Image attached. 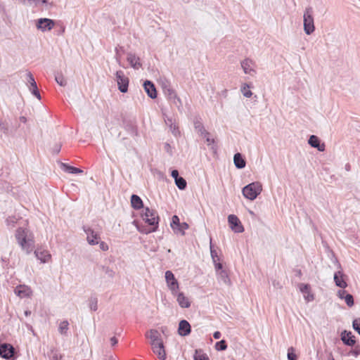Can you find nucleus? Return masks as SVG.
Returning <instances> with one entry per match:
<instances>
[{"label": "nucleus", "mask_w": 360, "mask_h": 360, "mask_svg": "<svg viewBox=\"0 0 360 360\" xmlns=\"http://www.w3.org/2000/svg\"><path fill=\"white\" fill-rule=\"evenodd\" d=\"M15 237L21 248L30 254L34 247L32 234L27 229L19 227L15 233Z\"/></svg>", "instance_id": "f257e3e1"}, {"label": "nucleus", "mask_w": 360, "mask_h": 360, "mask_svg": "<svg viewBox=\"0 0 360 360\" xmlns=\"http://www.w3.org/2000/svg\"><path fill=\"white\" fill-rule=\"evenodd\" d=\"M262 190V184L258 182H253L248 184L243 188V195L245 198L253 200L260 194Z\"/></svg>", "instance_id": "f03ea898"}, {"label": "nucleus", "mask_w": 360, "mask_h": 360, "mask_svg": "<svg viewBox=\"0 0 360 360\" xmlns=\"http://www.w3.org/2000/svg\"><path fill=\"white\" fill-rule=\"evenodd\" d=\"M313 9L311 6H308L305 8L303 15V25L304 32L309 35L313 33L315 30V26L314 22V18L312 16Z\"/></svg>", "instance_id": "7ed1b4c3"}, {"label": "nucleus", "mask_w": 360, "mask_h": 360, "mask_svg": "<svg viewBox=\"0 0 360 360\" xmlns=\"http://www.w3.org/2000/svg\"><path fill=\"white\" fill-rule=\"evenodd\" d=\"M143 220L150 226H155L158 227L159 216L157 212L154 210H150L148 207L145 208V212L142 215Z\"/></svg>", "instance_id": "20e7f679"}, {"label": "nucleus", "mask_w": 360, "mask_h": 360, "mask_svg": "<svg viewBox=\"0 0 360 360\" xmlns=\"http://www.w3.org/2000/svg\"><path fill=\"white\" fill-rule=\"evenodd\" d=\"M116 81L118 86V89L122 93H126L128 91L129 78L126 77L122 70H118L115 73Z\"/></svg>", "instance_id": "39448f33"}, {"label": "nucleus", "mask_w": 360, "mask_h": 360, "mask_svg": "<svg viewBox=\"0 0 360 360\" xmlns=\"http://www.w3.org/2000/svg\"><path fill=\"white\" fill-rule=\"evenodd\" d=\"M165 280L167 287L171 290L172 294L176 295L179 288V283L171 271L168 270L165 272Z\"/></svg>", "instance_id": "423d86ee"}, {"label": "nucleus", "mask_w": 360, "mask_h": 360, "mask_svg": "<svg viewBox=\"0 0 360 360\" xmlns=\"http://www.w3.org/2000/svg\"><path fill=\"white\" fill-rule=\"evenodd\" d=\"M171 227L176 233H180L182 236L185 234V230L188 229V225L186 222L180 223L177 215H174L172 218Z\"/></svg>", "instance_id": "0eeeda50"}, {"label": "nucleus", "mask_w": 360, "mask_h": 360, "mask_svg": "<svg viewBox=\"0 0 360 360\" xmlns=\"http://www.w3.org/2000/svg\"><path fill=\"white\" fill-rule=\"evenodd\" d=\"M83 230L86 234V240L91 245H98L100 240V233L98 231H95L90 227L84 226Z\"/></svg>", "instance_id": "6e6552de"}, {"label": "nucleus", "mask_w": 360, "mask_h": 360, "mask_svg": "<svg viewBox=\"0 0 360 360\" xmlns=\"http://www.w3.org/2000/svg\"><path fill=\"white\" fill-rule=\"evenodd\" d=\"M15 349L8 343H3L0 345V356L7 359H14Z\"/></svg>", "instance_id": "1a4fd4ad"}, {"label": "nucleus", "mask_w": 360, "mask_h": 360, "mask_svg": "<svg viewBox=\"0 0 360 360\" xmlns=\"http://www.w3.org/2000/svg\"><path fill=\"white\" fill-rule=\"evenodd\" d=\"M228 222L229 224L230 229L234 231L235 233H243L244 231V228L238 218L235 214H230L228 217Z\"/></svg>", "instance_id": "9d476101"}, {"label": "nucleus", "mask_w": 360, "mask_h": 360, "mask_svg": "<svg viewBox=\"0 0 360 360\" xmlns=\"http://www.w3.org/2000/svg\"><path fill=\"white\" fill-rule=\"evenodd\" d=\"M27 84L32 94L41 100V95L38 89L34 78L30 72L27 73Z\"/></svg>", "instance_id": "9b49d317"}, {"label": "nucleus", "mask_w": 360, "mask_h": 360, "mask_svg": "<svg viewBox=\"0 0 360 360\" xmlns=\"http://www.w3.org/2000/svg\"><path fill=\"white\" fill-rule=\"evenodd\" d=\"M55 25V21L49 18H39L37 20L36 26L42 32L51 30Z\"/></svg>", "instance_id": "f8f14e48"}, {"label": "nucleus", "mask_w": 360, "mask_h": 360, "mask_svg": "<svg viewBox=\"0 0 360 360\" xmlns=\"http://www.w3.org/2000/svg\"><path fill=\"white\" fill-rule=\"evenodd\" d=\"M299 288L300 292L304 295V300L309 302L314 300V295L311 292V287L307 283H300Z\"/></svg>", "instance_id": "ddd939ff"}, {"label": "nucleus", "mask_w": 360, "mask_h": 360, "mask_svg": "<svg viewBox=\"0 0 360 360\" xmlns=\"http://www.w3.org/2000/svg\"><path fill=\"white\" fill-rule=\"evenodd\" d=\"M308 143L314 148H316L320 152H323L326 149L324 143H321V140L316 135H311L308 140Z\"/></svg>", "instance_id": "4468645a"}, {"label": "nucleus", "mask_w": 360, "mask_h": 360, "mask_svg": "<svg viewBox=\"0 0 360 360\" xmlns=\"http://www.w3.org/2000/svg\"><path fill=\"white\" fill-rule=\"evenodd\" d=\"M191 332V326L188 321L186 320H181L179 323V327H178V334L180 336H187Z\"/></svg>", "instance_id": "2eb2a0df"}, {"label": "nucleus", "mask_w": 360, "mask_h": 360, "mask_svg": "<svg viewBox=\"0 0 360 360\" xmlns=\"http://www.w3.org/2000/svg\"><path fill=\"white\" fill-rule=\"evenodd\" d=\"M341 340L342 342L347 346H354L356 343L354 335L352 332L344 330L341 333Z\"/></svg>", "instance_id": "dca6fc26"}, {"label": "nucleus", "mask_w": 360, "mask_h": 360, "mask_svg": "<svg viewBox=\"0 0 360 360\" xmlns=\"http://www.w3.org/2000/svg\"><path fill=\"white\" fill-rule=\"evenodd\" d=\"M143 87L147 93V95L152 99L157 98V91L154 84L149 81L146 80L143 83Z\"/></svg>", "instance_id": "f3484780"}, {"label": "nucleus", "mask_w": 360, "mask_h": 360, "mask_svg": "<svg viewBox=\"0 0 360 360\" xmlns=\"http://www.w3.org/2000/svg\"><path fill=\"white\" fill-rule=\"evenodd\" d=\"M127 60L134 69L138 70L142 66L140 62V58L133 53H127Z\"/></svg>", "instance_id": "a211bd4d"}, {"label": "nucleus", "mask_w": 360, "mask_h": 360, "mask_svg": "<svg viewBox=\"0 0 360 360\" xmlns=\"http://www.w3.org/2000/svg\"><path fill=\"white\" fill-rule=\"evenodd\" d=\"M338 295L340 299L345 301L348 307H351L354 305V302L352 295L347 293L345 290H340L338 292Z\"/></svg>", "instance_id": "6ab92c4d"}, {"label": "nucleus", "mask_w": 360, "mask_h": 360, "mask_svg": "<svg viewBox=\"0 0 360 360\" xmlns=\"http://www.w3.org/2000/svg\"><path fill=\"white\" fill-rule=\"evenodd\" d=\"M15 293L20 297H28L31 295L32 290L26 285H20L15 289Z\"/></svg>", "instance_id": "aec40b11"}, {"label": "nucleus", "mask_w": 360, "mask_h": 360, "mask_svg": "<svg viewBox=\"0 0 360 360\" xmlns=\"http://www.w3.org/2000/svg\"><path fill=\"white\" fill-rule=\"evenodd\" d=\"M176 297V300L179 306L182 308H188L191 306V302L187 297L184 295L183 292H179L174 295Z\"/></svg>", "instance_id": "412c9836"}, {"label": "nucleus", "mask_w": 360, "mask_h": 360, "mask_svg": "<svg viewBox=\"0 0 360 360\" xmlns=\"http://www.w3.org/2000/svg\"><path fill=\"white\" fill-rule=\"evenodd\" d=\"M344 274L342 271H338L334 274V281L335 285L341 288H345L347 286V283L343 278Z\"/></svg>", "instance_id": "4be33fe9"}, {"label": "nucleus", "mask_w": 360, "mask_h": 360, "mask_svg": "<svg viewBox=\"0 0 360 360\" xmlns=\"http://www.w3.org/2000/svg\"><path fill=\"white\" fill-rule=\"evenodd\" d=\"M253 62L249 58H246L241 62V67L245 74L252 75L255 70L252 68Z\"/></svg>", "instance_id": "5701e85b"}, {"label": "nucleus", "mask_w": 360, "mask_h": 360, "mask_svg": "<svg viewBox=\"0 0 360 360\" xmlns=\"http://www.w3.org/2000/svg\"><path fill=\"white\" fill-rule=\"evenodd\" d=\"M34 255L42 263H46L51 259V255L46 250L37 249L34 251Z\"/></svg>", "instance_id": "b1692460"}, {"label": "nucleus", "mask_w": 360, "mask_h": 360, "mask_svg": "<svg viewBox=\"0 0 360 360\" xmlns=\"http://www.w3.org/2000/svg\"><path fill=\"white\" fill-rule=\"evenodd\" d=\"M233 162L236 168L243 169L245 167L246 162L240 153H237L233 156Z\"/></svg>", "instance_id": "393cba45"}, {"label": "nucleus", "mask_w": 360, "mask_h": 360, "mask_svg": "<svg viewBox=\"0 0 360 360\" xmlns=\"http://www.w3.org/2000/svg\"><path fill=\"white\" fill-rule=\"evenodd\" d=\"M131 205L135 210H140L143 207V203L141 198L136 194H132L131 196Z\"/></svg>", "instance_id": "a878e982"}, {"label": "nucleus", "mask_w": 360, "mask_h": 360, "mask_svg": "<svg viewBox=\"0 0 360 360\" xmlns=\"http://www.w3.org/2000/svg\"><path fill=\"white\" fill-rule=\"evenodd\" d=\"M162 90L165 96L169 101L175 98V97L177 96L175 91L170 86L169 84H165L162 86Z\"/></svg>", "instance_id": "bb28decb"}, {"label": "nucleus", "mask_w": 360, "mask_h": 360, "mask_svg": "<svg viewBox=\"0 0 360 360\" xmlns=\"http://www.w3.org/2000/svg\"><path fill=\"white\" fill-rule=\"evenodd\" d=\"M17 127H9L8 123L0 122V131L6 135L13 134L16 131Z\"/></svg>", "instance_id": "cd10ccee"}, {"label": "nucleus", "mask_w": 360, "mask_h": 360, "mask_svg": "<svg viewBox=\"0 0 360 360\" xmlns=\"http://www.w3.org/2000/svg\"><path fill=\"white\" fill-rule=\"evenodd\" d=\"M153 350L160 359L165 360L166 359V352L163 343L158 344V347L153 346Z\"/></svg>", "instance_id": "c85d7f7f"}, {"label": "nucleus", "mask_w": 360, "mask_h": 360, "mask_svg": "<svg viewBox=\"0 0 360 360\" xmlns=\"http://www.w3.org/2000/svg\"><path fill=\"white\" fill-rule=\"evenodd\" d=\"M60 167L63 169L65 172L70 173V174H81L83 172V171L77 167H75L73 166H70L65 163H61Z\"/></svg>", "instance_id": "c756f323"}, {"label": "nucleus", "mask_w": 360, "mask_h": 360, "mask_svg": "<svg viewBox=\"0 0 360 360\" xmlns=\"http://www.w3.org/2000/svg\"><path fill=\"white\" fill-rule=\"evenodd\" d=\"M134 223L136 224V228L139 230V231L142 233H145V234H148V233H152V232H155V231H157V229L158 228V227H157L155 226H150L151 228L148 229V228L146 227L143 225H141V226L139 225L138 224L136 223V221H134Z\"/></svg>", "instance_id": "7c9ffc66"}, {"label": "nucleus", "mask_w": 360, "mask_h": 360, "mask_svg": "<svg viewBox=\"0 0 360 360\" xmlns=\"http://www.w3.org/2000/svg\"><path fill=\"white\" fill-rule=\"evenodd\" d=\"M194 126H195V129L200 134V136H202L203 137H206L207 136H208L210 134V133L205 130L202 124L200 122H199V121L195 122Z\"/></svg>", "instance_id": "2f4dec72"}, {"label": "nucleus", "mask_w": 360, "mask_h": 360, "mask_svg": "<svg viewBox=\"0 0 360 360\" xmlns=\"http://www.w3.org/2000/svg\"><path fill=\"white\" fill-rule=\"evenodd\" d=\"M50 360H62V355L59 351L55 348H52L48 353Z\"/></svg>", "instance_id": "473e14b6"}, {"label": "nucleus", "mask_w": 360, "mask_h": 360, "mask_svg": "<svg viewBox=\"0 0 360 360\" xmlns=\"http://www.w3.org/2000/svg\"><path fill=\"white\" fill-rule=\"evenodd\" d=\"M146 337L150 339V342H154L160 339V334L155 329H151L149 330Z\"/></svg>", "instance_id": "72a5a7b5"}, {"label": "nucleus", "mask_w": 360, "mask_h": 360, "mask_svg": "<svg viewBox=\"0 0 360 360\" xmlns=\"http://www.w3.org/2000/svg\"><path fill=\"white\" fill-rule=\"evenodd\" d=\"M194 360H209L207 355L200 349H195L193 355Z\"/></svg>", "instance_id": "f704fd0d"}, {"label": "nucleus", "mask_w": 360, "mask_h": 360, "mask_svg": "<svg viewBox=\"0 0 360 360\" xmlns=\"http://www.w3.org/2000/svg\"><path fill=\"white\" fill-rule=\"evenodd\" d=\"M89 307L93 311L98 309V299L95 295H91L89 299Z\"/></svg>", "instance_id": "c9c22d12"}, {"label": "nucleus", "mask_w": 360, "mask_h": 360, "mask_svg": "<svg viewBox=\"0 0 360 360\" xmlns=\"http://www.w3.org/2000/svg\"><path fill=\"white\" fill-rule=\"evenodd\" d=\"M219 279L223 281L225 284H230L231 281L229 278L228 274L225 270H221L218 272Z\"/></svg>", "instance_id": "e433bc0d"}, {"label": "nucleus", "mask_w": 360, "mask_h": 360, "mask_svg": "<svg viewBox=\"0 0 360 360\" xmlns=\"http://www.w3.org/2000/svg\"><path fill=\"white\" fill-rule=\"evenodd\" d=\"M99 268L108 276V277L112 278L115 276V272L109 266L100 265Z\"/></svg>", "instance_id": "4c0bfd02"}, {"label": "nucleus", "mask_w": 360, "mask_h": 360, "mask_svg": "<svg viewBox=\"0 0 360 360\" xmlns=\"http://www.w3.org/2000/svg\"><path fill=\"white\" fill-rule=\"evenodd\" d=\"M175 184L180 190H184L186 189L187 186L186 181L181 176L179 178H177L175 181Z\"/></svg>", "instance_id": "58836bf2"}, {"label": "nucleus", "mask_w": 360, "mask_h": 360, "mask_svg": "<svg viewBox=\"0 0 360 360\" xmlns=\"http://www.w3.org/2000/svg\"><path fill=\"white\" fill-rule=\"evenodd\" d=\"M55 80L61 86H65L67 84V80L62 74H56L55 75Z\"/></svg>", "instance_id": "ea45409f"}, {"label": "nucleus", "mask_w": 360, "mask_h": 360, "mask_svg": "<svg viewBox=\"0 0 360 360\" xmlns=\"http://www.w3.org/2000/svg\"><path fill=\"white\" fill-rule=\"evenodd\" d=\"M215 349L217 351H224L227 349V344L226 340H221L220 341H218L215 343L214 346Z\"/></svg>", "instance_id": "a19ab883"}, {"label": "nucleus", "mask_w": 360, "mask_h": 360, "mask_svg": "<svg viewBox=\"0 0 360 360\" xmlns=\"http://www.w3.org/2000/svg\"><path fill=\"white\" fill-rule=\"evenodd\" d=\"M69 323L68 321H63L60 322L58 331L60 334H65L68 330Z\"/></svg>", "instance_id": "79ce46f5"}, {"label": "nucleus", "mask_w": 360, "mask_h": 360, "mask_svg": "<svg viewBox=\"0 0 360 360\" xmlns=\"http://www.w3.org/2000/svg\"><path fill=\"white\" fill-rule=\"evenodd\" d=\"M210 255H211L212 259L213 260V262H215L216 261H219V258L218 257L217 251L214 249V246L212 243V239H210Z\"/></svg>", "instance_id": "37998d69"}, {"label": "nucleus", "mask_w": 360, "mask_h": 360, "mask_svg": "<svg viewBox=\"0 0 360 360\" xmlns=\"http://www.w3.org/2000/svg\"><path fill=\"white\" fill-rule=\"evenodd\" d=\"M169 102L172 105L176 106L179 110H182V103L181 99L178 97V96H176L175 98L172 99Z\"/></svg>", "instance_id": "c03bdc74"}, {"label": "nucleus", "mask_w": 360, "mask_h": 360, "mask_svg": "<svg viewBox=\"0 0 360 360\" xmlns=\"http://www.w3.org/2000/svg\"><path fill=\"white\" fill-rule=\"evenodd\" d=\"M287 356L288 360H297V356L295 353L293 347L288 348Z\"/></svg>", "instance_id": "a18cd8bd"}, {"label": "nucleus", "mask_w": 360, "mask_h": 360, "mask_svg": "<svg viewBox=\"0 0 360 360\" xmlns=\"http://www.w3.org/2000/svg\"><path fill=\"white\" fill-rule=\"evenodd\" d=\"M249 89L250 86L248 84H245L241 89L243 96L246 98H250L252 95V91L249 90Z\"/></svg>", "instance_id": "49530a36"}, {"label": "nucleus", "mask_w": 360, "mask_h": 360, "mask_svg": "<svg viewBox=\"0 0 360 360\" xmlns=\"http://www.w3.org/2000/svg\"><path fill=\"white\" fill-rule=\"evenodd\" d=\"M352 327L360 335V319H356L353 321Z\"/></svg>", "instance_id": "de8ad7c7"}, {"label": "nucleus", "mask_w": 360, "mask_h": 360, "mask_svg": "<svg viewBox=\"0 0 360 360\" xmlns=\"http://www.w3.org/2000/svg\"><path fill=\"white\" fill-rule=\"evenodd\" d=\"M205 138L206 139L207 145L211 146V149L213 150L214 153H216L217 148L215 146H214V140L210 137V134Z\"/></svg>", "instance_id": "09e8293b"}, {"label": "nucleus", "mask_w": 360, "mask_h": 360, "mask_svg": "<svg viewBox=\"0 0 360 360\" xmlns=\"http://www.w3.org/2000/svg\"><path fill=\"white\" fill-rule=\"evenodd\" d=\"M169 122H171V124H170V130L172 131V133L175 136H177L179 134V129L178 127L174 124L173 123H172V121L169 120Z\"/></svg>", "instance_id": "8fccbe9b"}, {"label": "nucleus", "mask_w": 360, "mask_h": 360, "mask_svg": "<svg viewBox=\"0 0 360 360\" xmlns=\"http://www.w3.org/2000/svg\"><path fill=\"white\" fill-rule=\"evenodd\" d=\"M115 58L117 60V61L120 62V51H123V47L122 46H117L115 48Z\"/></svg>", "instance_id": "3c124183"}, {"label": "nucleus", "mask_w": 360, "mask_h": 360, "mask_svg": "<svg viewBox=\"0 0 360 360\" xmlns=\"http://www.w3.org/2000/svg\"><path fill=\"white\" fill-rule=\"evenodd\" d=\"M164 149L168 154H169V155H172V148L169 143H165L164 144Z\"/></svg>", "instance_id": "603ef678"}, {"label": "nucleus", "mask_w": 360, "mask_h": 360, "mask_svg": "<svg viewBox=\"0 0 360 360\" xmlns=\"http://www.w3.org/2000/svg\"><path fill=\"white\" fill-rule=\"evenodd\" d=\"M98 245H99L100 249L103 251H107L109 249L108 244L103 241L99 240Z\"/></svg>", "instance_id": "864d4df0"}, {"label": "nucleus", "mask_w": 360, "mask_h": 360, "mask_svg": "<svg viewBox=\"0 0 360 360\" xmlns=\"http://www.w3.org/2000/svg\"><path fill=\"white\" fill-rule=\"evenodd\" d=\"M350 354L354 356H358L360 354V348L359 346L356 347L354 349L350 352Z\"/></svg>", "instance_id": "5fc2aeb1"}, {"label": "nucleus", "mask_w": 360, "mask_h": 360, "mask_svg": "<svg viewBox=\"0 0 360 360\" xmlns=\"http://www.w3.org/2000/svg\"><path fill=\"white\" fill-rule=\"evenodd\" d=\"M214 267L217 270V272L220 271L221 270H224L222 268H223V265L220 262H217V261H216L215 262H214Z\"/></svg>", "instance_id": "6e6d98bb"}, {"label": "nucleus", "mask_w": 360, "mask_h": 360, "mask_svg": "<svg viewBox=\"0 0 360 360\" xmlns=\"http://www.w3.org/2000/svg\"><path fill=\"white\" fill-rule=\"evenodd\" d=\"M171 176L174 178V181L180 177L177 169H173L171 172Z\"/></svg>", "instance_id": "4d7b16f0"}, {"label": "nucleus", "mask_w": 360, "mask_h": 360, "mask_svg": "<svg viewBox=\"0 0 360 360\" xmlns=\"http://www.w3.org/2000/svg\"><path fill=\"white\" fill-rule=\"evenodd\" d=\"M160 343H163V342H162L161 338L159 339L158 340H156V341H154V342H150V344H151L153 348V346L158 347V344H160Z\"/></svg>", "instance_id": "13d9d810"}, {"label": "nucleus", "mask_w": 360, "mask_h": 360, "mask_svg": "<svg viewBox=\"0 0 360 360\" xmlns=\"http://www.w3.org/2000/svg\"><path fill=\"white\" fill-rule=\"evenodd\" d=\"M221 333L219 331H215L214 333H213V338L216 340H218L221 338Z\"/></svg>", "instance_id": "bf43d9fd"}, {"label": "nucleus", "mask_w": 360, "mask_h": 360, "mask_svg": "<svg viewBox=\"0 0 360 360\" xmlns=\"http://www.w3.org/2000/svg\"><path fill=\"white\" fill-rule=\"evenodd\" d=\"M273 285L276 288H282V285L280 283L279 281H274Z\"/></svg>", "instance_id": "052dcab7"}, {"label": "nucleus", "mask_w": 360, "mask_h": 360, "mask_svg": "<svg viewBox=\"0 0 360 360\" xmlns=\"http://www.w3.org/2000/svg\"><path fill=\"white\" fill-rule=\"evenodd\" d=\"M294 272H295V276L299 277V278H300L302 276V271L300 269H295Z\"/></svg>", "instance_id": "680f3d73"}, {"label": "nucleus", "mask_w": 360, "mask_h": 360, "mask_svg": "<svg viewBox=\"0 0 360 360\" xmlns=\"http://www.w3.org/2000/svg\"><path fill=\"white\" fill-rule=\"evenodd\" d=\"M110 342L112 346H115L117 343V340L115 337H112L110 338Z\"/></svg>", "instance_id": "e2e57ef3"}, {"label": "nucleus", "mask_w": 360, "mask_h": 360, "mask_svg": "<svg viewBox=\"0 0 360 360\" xmlns=\"http://www.w3.org/2000/svg\"><path fill=\"white\" fill-rule=\"evenodd\" d=\"M60 150V146H56L55 148H53V153H58Z\"/></svg>", "instance_id": "0e129e2a"}, {"label": "nucleus", "mask_w": 360, "mask_h": 360, "mask_svg": "<svg viewBox=\"0 0 360 360\" xmlns=\"http://www.w3.org/2000/svg\"><path fill=\"white\" fill-rule=\"evenodd\" d=\"M20 121L22 123H25L27 122V118L24 116H21L20 117Z\"/></svg>", "instance_id": "69168bd1"}, {"label": "nucleus", "mask_w": 360, "mask_h": 360, "mask_svg": "<svg viewBox=\"0 0 360 360\" xmlns=\"http://www.w3.org/2000/svg\"><path fill=\"white\" fill-rule=\"evenodd\" d=\"M167 330V327H162L161 328V331L163 334H165L166 331Z\"/></svg>", "instance_id": "338daca9"}, {"label": "nucleus", "mask_w": 360, "mask_h": 360, "mask_svg": "<svg viewBox=\"0 0 360 360\" xmlns=\"http://www.w3.org/2000/svg\"><path fill=\"white\" fill-rule=\"evenodd\" d=\"M328 360H335V359L333 358V356L332 354V353H330L329 356H328Z\"/></svg>", "instance_id": "774afa93"}]
</instances>
